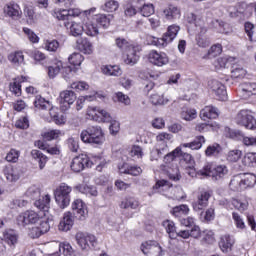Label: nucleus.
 <instances>
[{
  "label": "nucleus",
  "mask_w": 256,
  "mask_h": 256,
  "mask_svg": "<svg viewBox=\"0 0 256 256\" xmlns=\"http://www.w3.org/2000/svg\"><path fill=\"white\" fill-rule=\"evenodd\" d=\"M17 224L20 227H27V225H38L36 227V237H41V235H45L50 229L49 225V217H47L46 213H37L33 210H28L21 213L17 217Z\"/></svg>",
  "instance_id": "1"
},
{
  "label": "nucleus",
  "mask_w": 256,
  "mask_h": 256,
  "mask_svg": "<svg viewBox=\"0 0 256 256\" xmlns=\"http://www.w3.org/2000/svg\"><path fill=\"white\" fill-rule=\"evenodd\" d=\"M83 143L90 145H103L105 143V134L100 126H89L80 134Z\"/></svg>",
  "instance_id": "2"
},
{
  "label": "nucleus",
  "mask_w": 256,
  "mask_h": 256,
  "mask_svg": "<svg viewBox=\"0 0 256 256\" xmlns=\"http://www.w3.org/2000/svg\"><path fill=\"white\" fill-rule=\"evenodd\" d=\"M34 106L36 107V109H41V111H48L51 119H53L56 125H65V117H63V115L59 116V114L55 112V108H53L51 103H49V101H46L45 98L41 96H36Z\"/></svg>",
  "instance_id": "3"
},
{
  "label": "nucleus",
  "mask_w": 256,
  "mask_h": 256,
  "mask_svg": "<svg viewBox=\"0 0 256 256\" xmlns=\"http://www.w3.org/2000/svg\"><path fill=\"white\" fill-rule=\"evenodd\" d=\"M97 11V8L92 7L88 10H84L82 14V23L84 33L89 37H97L99 35V27L93 20H91L92 15Z\"/></svg>",
  "instance_id": "4"
},
{
  "label": "nucleus",
  "mask_w": 256,
  "mask_h": 256,
  "mask_svg": "<svg viewBox=\"0 0 256 256\" xmlns=\"http://www.w3.org/2000/svg\"><path fill=\"white\" fill-rule=\"evenodd\" d=\"M71 191H73V188L65 183H61L56 189L55 199L60 209L69 207L71 203Z\"/></svg>",
  "instance_id": "5"
},
{
  "label": "nucleus",
  "mask_w": 256,
  "mask_h": 256,
  "mask_svg": "<svg viewBox=\"0 0 256 256\" xmlns=\"http://www.w3.org/2000/svg\"><path fill=\"white\" fill-rule=\"evenodd\" d=\"M75 240L78 247H80L82 251L96 249L97 245L99 244V242L97 241V237L87 232H77L75 235Z\"/></svg>",
  "instance_id": "6"
},
{
  "label": "nucleus",
  "mask_w": 256,
  "mask_h": 256,
  "mask_svg": "<svg viewBox=\"0 0 256 256\" xmlns=\"http://www.w3.org/2000/svg\"><path fill=\"white\" fill-rule=\"evenodd\" d=\"M234 121L237 125L245 127L246 129H256V119L248 110H241L238 112L234 117Z\"/></svg>",
  "instance_id": "7"
},
{
  "label": "nucleus",
  "mask_w": 256,
  "mask_h": 256,
  "mask_svg": "<svg viewBox=\"0 0 256 256\" xmlns=\"http://www.w3.org/2000/svg\"><path fill=\"white\" fill-rule=\"evenodd\" d=\"M87 115L89 119L96 121L97 123H111V121H113V118L109 112L93 106L88 107Z\"/></svg>",
  "instance_id": "8"
},
{
  "label": "nucleus",
  "mask_w": 256,
  "mask_h": 256,
  "mask_svg": "<svg viewBox=\"0 0 256 256\" xmlns=\"http://www.w3.org/2000/svg\"><path fill=\"white\" fill-rule=\"evenodd\" d=\"M25 170L22 166L8 164L3 168V174L10 183H17L23 177Z\"/></svg>",
  "instance_id": "9"
},
{
  "label": "nucleus",
  "mask_w": 256,
  "mask_h": 256,
  "mask_svg": "<svg viewBox=\"0 0 256 256\" xmlns=\"http://www.w3.org/2000/svg\"><path fill=\"white\" fill-rule=\"evenodd\" d=\"M209 199H211V191L202 190L198 193L196 200L192 202L193 211H203L206 207H209Z\"/></svg>",
  "instance_id": "10"
},
{
  "label": "nucleus",
  "mask_w": 256,
  "mask_h": 256,
  "mask_svg": "<svg viewBox=\"0 0 256 256\" xmlns=\"http://www.w3.org/2000/svg\"><path fill=\"white\" fill-rule=\"evenodd\" d=\"M85 167H93V161L89 159L87 154H81L73 158L71 163V169L74 173H81Z\"/></svg>",
  "instance_id": "11"
},
{
  "label": "nucleus",
  "mask_w": 256,
  "mask_h": 256,
  "mask_svg": "<svg viewBox=\"0 0 256 256\" xmlns=\"http://www.w3.org/2000/svg\"><path fill=\"white\" fill-rule=\"evenodd\" d=\"M141 51L142 48L139 44H134L133 46H130V48L124 52V63L131 66L137 64V61H139V53H141Z\"/></svg>",
  "instance_id": "12"
},
{
  "label": "nucleus",
  "mask_w": 256,
  "mask_h": 256,
  "mask_svg": "<svg viewBox=\"0 0 256 256\" xmlns=\"http://www.w3.org/2000/svg\"><path fill=\"white\" fill-rule=\"evenodd\" d=\"M142 253L147 256H161L163 248L155 241H146L140 247Z\"/></svg>",
  "instance_id": "13"
},
{
  "label": "nucleus",
  "mask_w": 256,
  "mask_h": 256,
  "mask_svg": "<svg viewBox=\"0 0 256 256\" xmlns=\"http://www.w3.org/2000/svg\"><path fill=\"white\" fill-rule=\"evenodd\" d=\"M148 61L152 63V65L163 67L169 63V57L167 54H165V52H157V50H152L148 54Z\"/></svg>",
  "instance_id": "14"
},
{
  "label": "nucleus",
  "mask_w": 256,
  "mask_h": 256,
  "mask_svg": "<svg viewBox=\"0 0 256 256\" xmlns=\"http://www.w3.org/2000/svg\"><path fill=\"white\" fill-rule=\"evenodd\" d=\"M208 85L217 97L218 101H227V89H225V85H223V83L218 80H211L208 82Z\"/></svg>",
  "instance_id": "15"
},
{
  "label": "nucleus",
  "mask_w": 256,
  "mask_h": 256,
  "mask_svg": "<svg viewBox=\"0 0 256 256\" xmlns=\"http://www.w3.org/2000/svg\"><path fill=\"white\" fill-rule=\"evenodd\" d=\"M77 101V95L71 90H65L60 93V105L62 111H67L73 103Z\"/></svg>",
  "instance_id": "16"
},
{
  "label": "nucleus",
  "mask_w": 256,
  "mask_h": 256,
  "mask_svg": "<svg viewBox=\"0 0 256 256\" xmlns=\"http://www.w3.org/2000/svg\"><path fill=\"white\" fill-rule=\"evenodd\" d=\"M72 211L79 221H85L87 219V206L83 203V200H74L72 202Z\"/></svg>",
  "instance_id": "17"
},
{
  "label": "nucleus",
  "mask_w": 256,
  "mask_h": 256,
  "mask_svg": "<svg viewBox=\"0 0 256 256\" xmlns=\"http://www.w3.org/2000/svg\"><path fill=\"white\" fill-rule=\"evenodd\" d=\"M73 225H75V216L71 211H67L63 214V217L58 224V229L67 233V231H71V229H73Z\"/></svg>",
  "instance_id": "18"
},
{
  "label": "nucleus",
  "mask_w": 256,
  "mask_h": 256,
  "mask_svg": "<svg viewBox=\"0 0 256 256\" xmlns=\"http://www.w3.org/2000/svg\"><path fill=\"white\" fill-rule=\"evenodd\" d=\"M219 117V109L213 105L205 106L200 111V118L202 121H207V119H217Z\"/></svg>",
  "instance_id": "19"
},
{
  "label": "nucleus",
  "mask_w": 256,
  "mask_h": 256,
  "mask_svg": "<svg viewBox=\"0 0 256 256\" xmlns=\"http://www.w3.org/2000/svg\"><path fill=\"white\" fill-rule=\"evenodd\" d=\"M3 237L4 242L10 247V249H15L19 243V234L15 230H6Z\"/></svg>",
  "instance_id": "20"
},
{
  "label": "nucleus",
  "mask_w": 256,
  "mask_h": 256,
  "mask_svg": "<svg viewBox=\"0 0 256 256\" xmlns=\"http://www.w3.org/2000/svg\"><path fill=\"white\" fill-rule=\"evenodd\" d=\"M119 173L124 175H132L133 177H138L141 173H143V169L139 166H131L127 163H123L118 166Z\"/></svg>",
  "instance_id": "21"
},
{
  "label": "nucleus",
  "mask_w": 256,
  "mask_h": 256,
  "mask_svg": "<svg viewBox=\"0 0 256 256\" xmlns=\"http://www.w3.org/2000/svg\"><path fill=\"white\" fill-rule=\"evenodd\" d=\"M235 245V238L233 236L226 234L220 238L219 247L223 253H229Z\"/></svg>",
  "instance_id": "22"
},
{
  "label": "nucleus",
  "mask_w": 256,
  "mask_h": 256,
  "mask_svg": "<svg viewBox=\"0 0 256 256\" xmlns=\"http://www.w3.org/2000/svg\"><path fill=\"white\" fill-rule=\"evenodd\" d=\"M4 13L8 15V17H12V19H17L21 17V7L15 2H10L5 5Z\"/></svg>",
  "instance_id": "23"
},
{
  "label": "nucleus",
  "mask_w": 256,
  "mask_h": 256,
  "mask_svg": "<svg viewBox=\"0 0 256 256\" xmlns=\"http://www.w3.org/2000/svg\"><path fill=\"white\" fill-rule=\"evenodd\" d=\"M169 153L167 144H156V148L151 151V161H158L160 157H164Z\"/></svg>",
  "instance_id": "24"
},
{
  "label": "nucleus",
  "mask_w": 256,
  "mask_h": 256,
  "mask_svg": "<svg viewBox=\"0 0 256 256\" xmlns=\"http://www.w3.org/2000/svg\"><path fill=\"white\" fill-rule=\"evenodd\" d=\"M76 47L82 53L91 55L93 53V44L87 38H80L76 41Z\"/></svg>",
  "instance_id": "25"
},
{
  "label": "nucleus",
  "mask_w": 256,
  "mask_h": 256,
  "mask_svg": "<svg viewBox=\"0 0 256 256\" xmlns=\"http://www.w3.org/2000/svg\"><path fill=\"white\" fill-rule=\"evenodd\" d=\"M34 205L37 207V209L43 211L40 213H47L51 207V195L46 194L45 196H42L40 199L34 202Z\"/></svg>",
  "instance_id": "26"
},
{
  "label": "nucleus",
  "mask_w": 256,
  "mask_h": 256,
  "mask_svg": "<svg viewBox=\"0 0 256 256\" xmlns=\"http://www.w3.org/2000/svg\"><path fill=\"white\" fill-rule=\"evenodd\" d=\"M101 71L103 75H107L108 77H120V75H123V70H121V67L117 65L102 66Z\"/></svg>",
  "instance_id": "27"
},
{
  "label": "nucleus",
  "mask_w": 256,
  "mask_h": 256,
  "mask_svg": "<svg viewBox=\"0 0 256 256\" xmlns=\"http://www.w3.org/2000/svg\"><path fill=\"white\" fill-rule=\"evenodd\" d=\"M163 15L168 21H173V19H179L181 17V10L176 6L169 5L163 10Z\"/></svg>",
  "instance_id": "28"
},
{
  "label": "nucleus",
  "mask_w": 256,
  "mask_h": 256,
  "mask_svg": "<svg viewBox=\"0 0 256 256\" xmlns=\"http://www.w3.org/2000/svg\"><path fill=\"white\" fill-rule=\"evenodd\" d=\"M205 33H207V28L201 27L200 33L196 36V43L198 47H202V49H205L211 45V40L209 37H207V35H205Z\"/></svg>",
  "instance_id": "29"
},
{
  "label": "nucleus",
  "mask_w": 256,
  "mask_h": 256,
  "mask_svg": "<svg viewBox=\"0 0 256 256\" xmlns=\"http://www.w3.org/2000/svg\"><path fill=\"white\" fill-rule=\"evenodd\" d=\"M203 143H205V137L197 136L192 142L181 144L180 148L184 147L191 149L192 151H197L203 147Z\"/></svg>",
  "instance_id": "30"
},
{
  "label": "nucleus",
  "mask_w": 256,
  "mask_h": 256,
  "mask_svg": "<svg viewBox=\"0 0 256 256\" xmlns=\"http://www.w3.org/2000/svg\"><path fill=\"white\" fill-rule=\"evenodd\" d=\"M93 19L96 21L97 25L103 27V29H107V27L111 25V19H113V15L98 14Z\"/></svg>",
  "instance_id": "31"
},
{
  "label": "nucleus",
  "mask_w": 256,
  "mask_h": 256,
  "mask_svg": "<svg viewBox=\"0 0 256 256\" xmlns=\"http://www.w3.org/2000/svg\"><path fill=\"white\" fill-rule=\"evenodd\" d=\"M162 226L166 230V233L169 235L170 239H177V227L175 226V222L165 220L162 222Z\"/></svg>",
  "instance_id": "32"
},
{
  "label": "nucleus",
  "mask_w": 256,
  "mask_h": 256,
  "mask_svg": "<svg viewBox=\"0 0 256 256\" xmlns=\"http://www.w3.org/2000/svg\"><path fill=\"white\" fill-rule=\"evenodd\" d=\"M180 27L177 25H171L168 27L167 32L163 35L164 41L166 42V45L168 43H171L175 37H177V33L180 31Z\"/></svg>",
  "instance_id": "33"
},
{
  "label": "nucleus",
  "mask_w": 256,
  "mask_h": 256,
  "mask_svg": "<svg viewBox=\"0 0 256 256\" xmlns=\"http://www.w3.org/2000/svg\"><path fill=\"white\" fill-rule=\"evenodd\" d=\"M31 155H32L33 159H36L38 161L39 169L41 171H43V169H45V165H47V161H49V159L45 156V154H43L39 150H32Z\"/></svg>",
  "instance_id": "34"
},
{
  "label": "nucleus",
  "mask_w": 256,
  "mask_h": 256,
  "mask_svg": "<svg viewBox=\"0 0 256 256\" xmlns=\"http://www.w3.org/2000/svg\"><path fill=\"white\" fill-rule=\"evenodd\" d=\"M61 68H63V62L61 61H56L52 65L48 66L47 68L48 77L50 79H55V77H57V74L61 73Z\"/></svg>",
  "instance_id": "35"
},
{
  "label": "nucleus",
  "mask_w": 256,
  "mask_h": 256,
  "mask_svg": "<svg viewBox=\"0 0 256 256\" xmlns=\"http://www.w3.org/2000/svg\"><path fill=\"white\" fill-rule=\"evenodd\" d=\"M222 152L223 148L221 147V145L214 143L206 148L205 155L207 157H219V155H221Z\"/></svg>",
  "instance_id": "36"
},
{
  "label": "nucleus",
  "mask_w": 256,
  "mask_h": 256,
  "mask_svg": "<svg viewBox=\"0 0 256 256\" xmlns=\"http://www.w3.org/2000/svg\"><path fill=\"white\" fill-rule=\"evenodd\" d=\"M177 157H181V146H178L173 151L168 152L163 157V161L166 165H169V163H173Z\"/></svg>",
  "instance_id": "37"
},
{
  "label": "nucleus",
  "mask_w": 256,
  "mask_h": 256,
  "mask_svg": "<svg viewBox=\"0 0 256 256\" xmlns=\"http://www.w3.org/2000/svg\"><path fill=\"white\" fill-rule=\"evenodd\" d=\"M76 189L84 195H91V197H97L98 195L97 188L87 184H80L76 186Z\"/></svg>",
  "instance_id": "38"
},
{
  "label": "nucleus",
  "mask_w": 256,
  "mask_h": 256,
  "mask_svg": "<svg viewBox=\"0 0 256 256\" xmlns=\"http://www.w3.org/2000/svg\"><path fill=\"white\" fill-rule=\"evenodd\" d=\"M69 31L72 37H81V35H83L84 28L83 25L77 22H71L69 26Z\"/></svg>",
  "instance_id": "39"
},
{
  "label": "nucleus",
  "mask_w": 256,
  "mask_h": 256,
  "mask_svg": "<svg viewBox=\"0 0 256 256\" xmlns=\"http://www.w3.org/2000/svg\"><path fill=\"white\" fill-rule=\"evenodd\" d=\"M142 17H151L155 13V6L151 3H144L142 6L138 7Z\"/></svg>",
  "instance_id": "40"
},
{
  "label": "nucleus",
  "mask_w": 256,
  "mask_h": 256,
  "mask_svg": "<svg viewBox=\"0 0 256 256\" xmlns=\"http://www.w3.org/2000/svg\"><path fill=\"white\" fill-rule=\"evenodd\" d=\"M189 211H190L189 206L186 204H182V205L174 207L171 210V214L174 217H181V215H189Z\"/></svg>",
  "instance_id": "41"
},
{
  "label": "nucleus",
  "mask_w": 256,
  "mask_h": 256,
  "mask_svg": "<svg viewBox=\"0 0 256 256\" xmlns=\"http://www.w3.org/2000/svg\"><path fill=\"white\" fill-rule=\"evenodd\" d=\"M150 102L152 105H167L169 99L165 98L163 94H152L150 96Z\"/></svg>",
  "instance_id": "42"
},
{
  "label": "nucleus",
  "mask_w": 256,
  "mask_h": 256,
  "mask_svg": "<svg viewBox=\"0 0 256 256\" xmlns=\"http://www.w3.org/2000/svg\"><path fill=\"white\" fill-rule=\"evenodd\" d=\"M8 61H10L11 63H14V65H21V63L25 61V56L23 55V52L17 51V52L11 53L8 56Z\"/></svg>",
  "instance_id": "43"
},
{
  "label": "nucleus",
  "mask_w": 256,
  "mask_h": 256,
  "mask_svg": "<svg viewBox=\"0 0 256 256\" xmlns=\"http://www.w3.org/2000/svg\"><path fill=\"white\" fill-rule=\"evenodd\" d=\"M245 75H247V71L243 67L237 66V65L232 66V70H231L232 79H243Z\"/></svg>",
  "instance_id": "44"
},
{
  "label": "nucleus",
  "mask_w": 256,
  "mask_h": 256,
  "mask_svg": "<svg viewBox=\"0 0 256 256\" xmlns=\"http://www.w3.org/2000/svg\"><path fill=\"white\" fill-rule=\"evenodd\" d=\"M24 13L27 18L28 25H35V23H37V14H35V10H33V8L26 7L24 9Z\"/></svg>",
  "instance_id": "45"
},
{
  "label": "nucleus",
  "mask_w": 256,
  "mask_h": 256,
  "mask_svg": "<svg viewBox=\"0 0 256 256\" xmlns=\"http://www.w3.org/2000/svg\"><path fill=\"white\" fill-rule=\"evenodd\" d=\"M121 209H137L139 207V201L135 198H126L120 204Z\"/></svg>",
  "instance_id": "46"
},
{
  "label": "nucleus",
  "mask_w": 256,
  "mask_h": 256,
  "mask_svg": "<svg viewBox=\"0 0 256 256\" xmlns=\"http://www.w3.org/2000/svg\"><path fill=\"white\" fill-rule=\"evenodd\" d=\"M256 183V176L255 174H247L244 179H242L239 183L240 187L244 189L247 187H253Z\"/></svg>",
  "instance_id": "47"
},
{
  "label": "nucleus",
  "mask_w": 256,
  "mask_h": 256,
  "mask_svg": "<svg viewBox=\"0 0 256 256\" xmlns=\"http://www.w3.org/2000/svg\"><path fill=\"white\" fill-rule=\"evenodd\" d=\"M172 139H173V135L167 132L159 133L156 136V141H157L156 145H167V143H169V141H171Z\"/></svg>",
  "instance_id": "48"
},
{
  "label": "nucleus",
  "mask_w": 256,
  "mask_h": 256,
  "mask_svg": "<svg viewBox=\"0 0 256 256\" xmlns=\"http://www.w3.org/2000/svg\"><path fill=\"white\" fill-rule=\"evenodd\" d=\"M83 55L81 53H73L72 55L69 56L68 61L70 65H73L74 67H79L81 63L84 61Z\"/></svg>",
  "instance_id": "49"
},
{
  "label": "nucleus",
  "mask_w": 256,
  "mask_h": 256,
  "mask_svg": "<svg viewBox=\"0 0 256 256\" xmlns=\"http://www.w3.org/2000/svg\"><path fill=\"white\" fill-rule=\"evenodd\" d=\"M241 89L244 93H248V95H256V82H244L241 85Z\"/></svg>",
  "instance_id": "50"
},
{
  "label": "nucleus",
  "mask_w": 256,
  "mask_h": 256,
  "mask_svg": "<svg viewBox=\"0 0 256 256\" xmlns=\"http://www.w3.org/2000/svg\"><path fill=\"white\" fill-rule=\"evenodd\" d=\"M25 195L29 199H37L41 196V190L39 189V187L32 185L26 190Z\"/></svg>",
  "instance_id": "51"
},
{
  "label": "nucleus",
  "mask_w": 256,
  "mask_h": 256,
  "mask_svg": "<svg viewBox=\"0 0 256 256\" xmlns=\"http://www.w3.org/2000/svg\"><path fill=\"white\" fill-rule=\"evenodd\" d=\"M232 205L240 212L247 211V207H249V202L247 200H239V199H232Z\"/></svg>",
  "instance_id": "52"
},
{
  "label": "nucleus",
  "mask_w": 256,
  "mask_h": 256,
  "mask_svg": "<svg viewBox=\"0 0 256 256\" xmlns=\"http://www.w3.org/2000/svg\"><path fill=\"white\" fill-rule=\"evenodd\" d=\"M213 171V165L207 163L201 170L198 171V175H201L202 177H215V173Z\"/></svg>",
  "instance_id": "53"
},
{
  "label": "nucleus",
  "mask_w": 256,
  "mask_h": 256,
  "mask_svg": "<svg viewBox=\"0 0 256 256\" xmlns=\"http://www.w3.org/2000/svg\"><path fill=\"white\" fill-rule=\"evenodd\" d=\"M181 117L184 121H193L197 118V110L195 109H186L181 112Z\"/></svg>",
  "instance_id": "54"
},
{
  "label": "nucleus",
  "mask_w": 256,
  "mask_h": 256,
  "mask_svg": "<svg viewBox=\"0 0 256 256\" xmlns=\"http://www.w3.org/2000/svg\"><path fill=\"white\" fill-rule=\"evenodd\" d=\"M148 42L150 45H155L156 47H167V42L165 38H157L155 36H148Z\"/></svg>",
  "instance_id": "55"
},
{
  "label": "nucleus",
  "mask_w": 256,
  "mask_h": 256,
  "mask_svg": "<svg viewBox=\"0 0 256 256\" xmlns=\"http://www.w3.org/2000/svg\"><path fill=\"white\" fill-rule=\"evenodd\" d=\"M229 173L227 166L225 165H218L214 168V177L217 179L223 178L225 175Z\"/></svg>",
  "instance_id": "56"
},
{
  "label": "nucleus",
  "mask_w": 256,
  "mask_h": 256,
  "mask_svg": "<svg viewBox=\"0 0 256 256\" xmlns=\"http://www.w3.org/2000/svg\"><path fill=\"white\" fill-rule=\"evenodd\" d=\"M116 45L118 49H121V51H128L129 48L133 47L135 44H130L126 39L124 38H117L116 39Z\"/></svg>",
  "instance_id": "57"
},
{
  "label": "nucleus",
  "mask_w": 256,
  "mask_h": 256,
  "mask_svg": "<svg viewBox=\"0 0 256 256\" xmlns=\"http://www.w3.org/2000/svg\"><path fill=\"white\" fill-rule=\"evenodd\" d=\"M187 22L195 25L196 27H201V23H203V21L201 20V15H197L195 13L188 14Z\"/></svg>",
  "instance_id": "58"
},
{
  "label": "nucleus",
  "mask_w": 256,
  "mask_h": 256,
  "mask_svg": "<svg viewBox=\"0 0 256 256\" xmlns=\"http://www.w3.org/2000/svg\"><path fill=\"white\" fill-rule=\"evenodd\" d=\"M103 9L108 13H113V11H117V9H119V2L115 0H109L104 4Z\"/></svg>",
  "instance_id": "59"
},
{
  "label": "nucleus",
  "mask_w": 256,
  "mask_h": 256,
  "mask_svg": "<svg viewBox=\"0 0 256 256\" xmlns=\"http://www.w3.org/2000/svg\"><path fill=\"white\" fill-rule=\"evenodd\" d=\"M243 153L240 150H232L227 155V161H230L231 163H237L239 159H241V156Z\"/></svg>",
  "instance_id": "60"
},
{
  "label": "nucleus",
  "mask_w": 256,
  "mask_h": 256,
  "mask_svg": "<svg viewBox=\"0 0 256 256\" xmlns=\"http://www.w3.org/2000/svg\"><path fill=\"white\" fill-rule=\"evenodd\" d=\"M67 145L72 153H77V151H79V138H68Z\"/></svg>",
  "instance_id": "61"
},
{
  "label": "nucleus",
  "mask_w": 256,
  "mask_h": 256,
  "mask_svg": "<svg viewBox=\"0 0 256 256\" xmlns=\"http://www.w3.org/2000/svg\"><path fill=\"white\" fill-rule=\"evenodd\" d=\"M201 215H204V222L209 223L215 219V208L210 207L205 212H202Z\"/></svg>",
  "instance_id": "62"
},
{
  "label": "nucleus",
  "mask_w": 256,
  "mask_h": 256,
  "mask_svg": "<svg viewBox=\"0 0 256 256\" xmlns=\"http://www.w3.org/2000/svg\"><path fill=\"white\" fill-rule=\"evenodd\" d=\"M60 251H62L63 255L65 256H75V251L73 247L69 243L60 244Z\"/></svg>",
  "instance_id": "63"
},
{
  "label": "nucleus",
  "mask_w": 256,
  "mask_h": 256,
  "mask_svg": "<svg viewBox=\"0 0 256 256\" xmlns=\"http://www.w3.org/2000/svg\"><path fill=\"white\" fill-rule=\"evenodd\" d=\"M71 89L75 91H87L89 90V84L85 81H78L71 84Z\"/></svg>",
  "instance_id": "64"
}]
</instances>
